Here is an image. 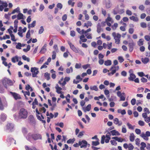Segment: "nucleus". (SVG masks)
<instances>
[{"label":"nucleus","instance_id":"f257e3e1","mask_svg":"<svg viewBox=\"0 0 150 150\" xmlns=\"http://www.w3.org/2000/svg\"><path fill=\"white\" fill-rule=\"evenodd\" d=\"M39 105L40 107L39 108V111L37 108L35 109L37 117L38 120L42 121V123L44 124V125H45L46 121L42 120L44 119V117L41 112L45 113L46 111V109L44 107H42V105L41 104H39Z\"/></svg>","mask_w":150,"mask_h":150},{"label":"nucleus","instance_id":"f03ea898","mask_svg":"<svg viewBox=\"0 0 150 150\" xmlns=\"http://www.w3.org/2000/svg\"><path fill=\"white\" fill-rule=\"evenodd\" d=\"M28 116L27 110L23 108H21L18 112V117L20 119H25Z\"/></svg>","mask_w":150,"mask_h":150},{"label":"nucleus","instance_id":"7ed1b4c3","mask_svg":"<svg viewBox=\"0 0 150 150\" xmlns=\"http://www.w3.org/2000/svg\"><path fill=\"white\" fill-rule=\"evenodd\" d=\"M113 63L114 65L112 66L110 69V70L111 71V72H109L108 74V75L109 76H111L113 75L117 71L119 70V68L118 66H115L118 64V61L117 60H115L114 61Z\"/></svg>","mask_w":150,"mask_h":150},{"label":"nucleus","instance_id":"20e7f679","mask_svg":"<svg viewBox=\"0 0 150 150\" xmlns=\"http://www.w3.org/2000/svg\"><path fill=\"white\" fill-rule=\"evenodd\" d=\"M2 84L6 89H7V85L12 86L13 83L11 80L7 78H5L2 80Z\"/></svg>","mask_w":150,"mask_h":150},{"label":"nucleus","instance_id":"39448f33","mask_svg":"<svg viewBox=\"0 0 150 150\" xmlns=\"http://www.w3.org/2000/svg\"><path fill=\"white\" fill-rule=\"evenodd\" d=\"M112 35L115 41V43L117 44H119L120 43L121 35L118 33H116L115 32L112 33Z\"/></svg>","mask_w":150,"mask_h":150},{"label":"nucleus","instance_id":"423d86ee","mask_svg":"<svg viewBox=\"0 0 150 150\" xmlns=\"http://www.w3.org/2000/svg\"><path fill=\"white\" fill-rule=\"evenodd\" d=\"M133 71L132 69H130L129 71V76L128 79L130 81H134V79L136 78V76L133 73Z\"/></svg>","mask_w":150,"mask_h":150},{"label":"nucleus","instance_id":"0eeeda50","mask_svg":"<svg viewBox=\"0 0 150 150\" xmlns=\"http://www.w3.org/2000/svg\"><path fill=\"white\" fill-rule=\"evenodd\" d=\"M111 134L110 132H108L106 135L105 136V135H103L101 137V143L102 144H103L104 143V141L105 138L108 139H110V136Z\"/></svg>","mask_w":150,"mask_h":150},{"label":"nucleus","instance_id":"6e6552de","mask_svg":"<svg viewBox=\"0 0 150 150\" xmlns=\"http://www.w3.org/2000/svg\"><path fill=\"white\" fill-rule=\"evenodd\" d=\"M31 71L32 72V76L35 77L38 74L39 71L38 69L35 67H32L31 69Z\"/></svg>","mask_w":150,"mask_h":150},{"label":"nucleus","instance_id":"1a4fd4ad","mask_svg":"<svg viewBox=\"0 0 150 150\" xmlns=\"http://www.w3.org/2000/svg\"><path fill=\"white\" fill-rule=\"evenodd\" d=\"M103 4L105 6L106 8H110L112 6V4L110 0H104Z\"/></svg>","mask_w":150,"mask_h":150},{"label":"nucleus","instance_id":"9d476101","mask_svg":"<svg viewBox=\"0 0 150 150\" xmlns=\"http://www.w3.org/2000/svg\"><path fill=\"white\" fill-rule=\"evenodd\" d=\"M10 93L15 100L21 99V98L20 95L18 94L15 92H10Z\"/></svg>","mask_w":150,"mask_h":150},{"label":"nucleus","instance_id":"9b49d317","mask_svg":"<svg viewBox=\"0 0 150 150\" xmlns=\"http://www.w3.org/2000/svg\"><path fill=\"white\" fill-rule=\"evenodd\" d=\"M79 146H81V148H86L87 145V142L86 141L83 140L79 142Z\"/></svg>","mask_w":150,"mask_h":150},{"label":"nucleus","instance_id":"f8f14e48","mask_svg":"<svg viewBox=\"0 0 150 150\" xmlns=\"http://www.w3.org/2000/svg\"><path fill=\"white\" fill-rule=\"evenodd\" d=\"M14 125L11 123H8L6 125V129L10 132H12L13 129Z\"/></svg>","mask_w":150,"mask_h":150},{"label":"nucleus","instance_id":"ddd939ff","mask_svg":"<svg viewBox=\"0 0 150 150\" xmlns=\"http://www.w3.org/2000/svg\"><path fill=\"white\" fill-rule=\"evenodd\" d=\"M113 122L115 125L119 126L122 125V122L121 121H119L117 118H115L113 119Z\"/></svg>","mask_w":150,"mask_h":150},{"label":"nucleus","instance_id":"4468645a","mask_svg":"<svg viewBox=\"0 0 150 150\" xmlns=\"http://www.w3.org/2000/svg\"><path fill=\"white\" fill-rule=\"evenodd\" d=\"M31 137L34 140L41 139V135L39 134H34L31 135Z\"/></svg>","mask_w":150,"mask_h":150},{"label":"nucleus","instance_id":"2eb2a0df","mask_svg":"<svg viewBox=\"0 0 150 150\" xmlns=\"http://www.w3.org/2000/svg\"><path fill=\"white\" fill-rule=\"evenodd\" d=\"M28 120L30 123L34 124L35 123V119L33 115H30L29 116Z\"/></svg>","mask_w":150,"mask_h":150},{"label":"nucleus","instance_id":"dca6fc26","mask_svg":"<svg viewBox=\"0 0 150 150\" xmlns=\"http://www.w3.org/2000/svg\"><path fill=\"white\" fill-rule=\"evenodd\" d=\"M68 44L69 45L71 49L75 52H77V49L74 45H73L70 41L68 42Z\"/></svg>","mask_w":150,"mask_h":150},{"label":"nucleus","instance_id":"f3484780","mask_svg":"<svg viewBox=\"0 0 150 150\" xmlns=\"http://www.w3.org/2000/svg\"><path fill=\"white\" fill-rule=\"evenodd\" d=\"M117 96L119 97L120 98V100L121 101H124L125 99V96L123 95H121V93L120 91H118L117 92Z\"/></svg>","mask_w":150,"mask_h":150},{"label":"nucleus","instance_id":"a211bd4d","mask_svg":"<svg viewBox=\"0 0 150 150\" xmlns=\"http://www.w3.org/2000/svg\"><path fill=\"white\" fill-rule=\"evenodd\" d=\"M103 29L101 28V25L100 23H98L97 25V31L98 33H100L101 31H103Z\"/></svg>","mask_w":150,"mask_h":150},{"label":"nucleus","instance_id":"6ab92c4d","mask_svg":"<svg viewBox=\"0 0 150 150\" xmlns=\"http://www.w3.org/2000/svg\"><path fill=\"white\" fill-rule=\"evenodd\" d=\"M55 89L56 90V92L58 94H62V93H63L62 91V88L59 87L57 84L56 85Z\"/></svg>","mask_w":150,"mask_h":150},{"label":"nucleus","instance_id":"aec40b11","mask_svg":"<svg viewBox=\"0 0 150 150\" xmlns=\"http://www.w3.org/2000/svg\"><path fill=\"white\" fill-rule=\"evenodd\" d=\"M91 104L88 105L86 107H83L82 109L84 112H86L87 111H89L91 109Z\"/></svg>","mask_w":150,"mask_h":150},{"label":"nucleus","instance_id":"412c9836","mask_svg":"<svg viewBox=\"0 0 150 150\" xmlns=\"http://www.w3.org/2000/svg\"><path fill=\"white\" fill-rule=\"evenodd\" d=\"M111 134L113 136H117L120 135V133L116 131L115 130H113L110 131Z\"/></svg>","mask_w":150,"mask_h":150},{"label":"nucleus","instance_id":"4be33fe9","mask_svg":"<svg viewBox=\"0 0 150 150\" xmlns=\"http://www.w3.org/2000/svg\"><path fill=\"white\" fill-rule=\"evenodd\" d=\"M112 139L115 140L116 141H117L118 142H122L124 141V139L121 137H112Z\"/></svg>","mask_w":150,"mask_h":150},{"label":"nucleus","instance_id":"5701e85b","mask_svg":"<svg viewBox=\"0 0 150 150\" xmlns=\"http://www.w3.org/2000/svg\"><path fill=\"white\" fill-rule=\"evenodd\" d=\"M8 142H10L11 144L14 143L16 144V141L14 139L11 137H8L7 139Z\"/></svg>","mask_w":150,"mask_h":150},{"label":"nucleus","instance_id":"b1692460","mask_svg":"<svg viewBox=\"0 0 150 150\" xmlns=\"http://www.w3.org/2000/svg\"><path fill=\"white\" fill-rule=\"evenodd\" d=\"M70 80V78L69 77H66L64 79V81L62 83V86H64L66 83L67 82H68Z\"/></svg>","mask_w":150,"mask_h":150},{"label":"nucleus","instance_id":"393cba45","mask_svg":"<svg viewBox=\"0 0 150 150\" xmlns=\"http://www.w3.org/2000/svg\"><path fill=\"white\" fill-rule=\"evenodd\" d=\"M108 17L105 20V22H110L112 23H113V21L112 18L110 17V15L109 14H108Z\"/></svg>","mask_w":150,"mask_h":150},{"label":"nucleus","instance_id":"a878e982","mask_svg":"<svg viewBox=\"0 0 150 150\" xmlns=\"http://www.w3.org/2000/svg\"><path fill=\"white\" fill-rule=\"evenodd\" d=\"M135 136L133 133H131L130 134L129 137L130 141L131 142H133L134 140Z\"/></svg>","mask_w":150,"mask_h":150},{"label":"nucleus","instance_id":"bb28decb","mask_svg":"<svg viewBox=\"0 0 150 150\" xmlns=\"http://www.w3.org/2000/svg\"><path fill=\"white\" fill-rule=\"evenodd\" d=\"M25 149L26 150H38L35 146H32L31 148H30L27 146H25Z\"/></svg>","mask_w":150,"mask_h":150},{"label":"nucleus","instance_id":"cd10ccee","mask_svg":"<svg viewBox=\"0 0 150 150\" xmlns=\"http://www.w3.org/2000/svg\"><path fill=\"white\" fill-rule=\"evenodd\" d=\"M92 25V23L90 21H88L87 23H85L84 24V27H86L87 28L91 26Z\"/></svg>","mask_w":150,"mask_h":150},{"label":"nucleus","instance_id":"c85d7f7f","mask_svg":"<svg viewBox=\"0 0 150 150\" xmlns=\"http://www.w3.org/2000/svg\"><path fill=\"white\" fill-rule=\"evenodd\" d=\"M129 19L133 21L134 22H137L139 21V19L137 17H135L134 16H132L129 17Z\"/></svg>","mask_w":150,"mask_h":150},{"label":"nucleus","instance_id":"c756f323","mask_svg":"<svg viewBox=\"0 0 150 150\" xmlns=\"http://www.w3.org/2000/svg\"><path fill=\"white\" fill-rule=\"evenodd\" d=\"M47 116H49L50 117H47V122H49L50 121V119L54 117V115L51 113H49L47 112Z\"/></svg>","mask_w":150,"mask_h":150},{"label":"nucleus","instance_id":"7c9ffc66","mask_svg":"<svg viewBox=\"0 0 150 150\" xmlns=\"http://www.w3.org/2000/svg\"><path fill=\"white\" fill-rule=\"evenodd\" d=\"M149 59L148 58L145 57L142 58V61L144 64L147 63L149 62Z\"/></svg>","mask_w":150,"mask_h":150},{"label":"nucleus","instance_id":"2f4dec72","mask_svg":"<svg viewBox=\"0 0 150 150\" xmlns=\"http://www.w3.org/2000/svg\"><path fill=\"white\" fill-rule=\"evenodd\" d=\"M36 25V21H33L31 24H29L28 25V28L30 29V27L33 28Z\"/></svg>","mask_w":150,"mask_h":150},{"label":"nucleus","instance_id":"473e14b6","mask_svg":"<svg viewBox=\"0 0 150 150\" xmlns=\"http://www.w3.org/2000/svg\"><path fill=\"white\" fill-rule=\"evenodd\" d=\"M48 102L50 106H52V107L51 108V109L52 110H53L54 108L56 106V104L55 103H53L52 105L51 103V100H48Z\"/></svg>","mask_w":150,"mask_h":150},{"label":"nucleus","instance_id":"72a5a7b5","mask_svg":"<svg viewBox=\"0 0 150 150\" xmlns=\"http://www.w3.org/2000/svg\"><path fill=\"white\" fill-rule=\"evenodd\" d=\"M12 62L13 63H15L16 62H18L19 61L18 57L17 56H15L12 58Z\"/></svg>","mask_w":150,"mask_h":150},{"label":"nucleus","instance_id":"f704fd0d","mask_svg":"<svg viewBox=\"0 0 150 150\" xmlns=\"http://www.w3.org/2000/svg\"><path fill=\"white\" fill-rule=\"evenodd\" d=\"M85 36L88 39H91L92 38V34L88 33L85 32Z\"/></svg>","mask_w":150,"mask_h":150},{"label":"nucleus","instance_id":"c9c22d12","mask_svg":"<svg viewBox=\"0 0 150 150\" xmlns=\"http://www.w3.org/2000/svg\"><path fill=\"white\" fill-rule=\"evenodd\" d=\"M90 88L91 90H94L96 91H97L98 90V88L97 86L96 85L91 86Z\"/></svg>","mask_w":150,"mask_h":150},{"label":"nucleus","instance_id":"e433bc0d","mask_svg":"<svg viewBox=\"0 0 150 150\" xmlns=\"http://www.w3.org/2000/svg\"><path fill=\"white\" fill-rule=\"evenodd\" d=\"M144 40L143 39H140L139 41L137 42V44L138 45L141 46V45H143V42Z\"/></svg>","mask_w":150,"mask_h":150},{"label":"nucleus","instance_id":"4c0bfd02","mask_svg":"<svg viewBox=\"0 0 150 150\" xmlns=\"http://www.w3.org/2000/svg\"><path fill=\"white\" fill-rule=\"evenodd\" d=\"M140 136L141 137L143 138L146 140H148L149 139V138L144 133H142Z\"/></svg>","mask_w":150,"mask_h":150},{"label":"nucleus","instance_id":"58836bf2","mask_svg":"<svg viewBox=\"0 0 150 150\" xmlns=\"http://www.w3.org/2000/svg\"><path fill=\"white\" fill-rule=\"evenodd\" d=\"M66 72L67 74H69L72 72L73 71V67H70V68H67L66 70Z\"/></svg>","mask_w":150,"mask_h":150},{"label":"nucleus","instance_id":"ea45409f","mask_svg":"<svg viewBox=\"0 0 150 150\" xmlns=\"http://www.w3.org/2000/svg\"><path fill=\"white\" fill-rule=\"evenodd\" d=\"M6 117L5 114L2 113L1 115V119L3 121H4L6 119Z\"/></svg>","mask_w":150,"mask_h":150},{"label":"nucleus","instance_id":"a19ab883","mask_svg":"<svg viewBox=\"0 0 150 150\" xmlns=\"http://www.w3.org/2000/svg\"><path fill=\"white\" fill-rule=\"evenodd\" d=\"M111 61L110 60L105 61L104 62V64L106 66H110L111 64Z\"/></svg>","mask_w":150,"mask_h":150},{"label":"nucleus","instance_id":"79ce46f5","mask_svg":"<svg viewBox=\"0 0 150 150\" xmlns=\"http://www.w3.org/2000/svg\"><path fill=\"white\" fill-rule=\"evenodd\" d=\"M134 45L135 44L133 40H131L129 43V47H134Z\"/></svg>","mask_w":150,"mask_h":150},{"label":"nucleus","instance_id":"37998d69","mask_svg":"<svg viewBox=\"0 0 150 150\" xmlns=\"http://www.w3.org/2000/svg\"><path fill=\"white\" fill-rule=\"evenodd\" d=\"M23 14L21 13H19L17 16L18 19L20 20L23 19Z\"/></svg>","mask_w":150,"mask_h":150},{"label":"nucleus","instance_id":"c03bdc74","mask_svg":"<svg viewBox=\"0 0 150 150\" xmlns=\"http://www.w3.org/2000/svg\"><path fill=\"white\" fill-rule=\"evenodd\" d=\"M118 24L117 23H115L113 25L111 26L112 29L113 30H115L117 28L118 26Z\"/></svg>","mask_w":150,"mask_h":150},{"label":"nucleus","instance_id":"a18cd8bd","mask_svg":"<svg viewBox=\"0 0 150 150\" xmlns=\"http://www.w3.org/2000/svg\"><path fill=\"white\" fill-rule=\"evenodd\" d=\"M75 141V139L74 138L72 139H69L67 141V143L68 144H72Z\"/></svg>","mask_w":150,"mask_h":150},{"label":"nucleus","instance_id":"49530a36","mask_svg":"<svg viewBox=\"0 0 150 150\" xmlns=\"http://www.w3.org/2000/svg\"><path fill=\"white\" fill-rule=\"evenodd\" d=\"M99 144V140H97L96 141H93L92 142V145L94 146H96Z\"/></svg>","mask_w":150,"mask_h":150},{"label":"nucleus","instance_id":"de8ad7c7","mask_svg":"<svg viewBox=\"0 0 150 150\" xmlns=\"http://www.w3.org/2000/svg\"><path fill=\"white\" fill-rule=\"evenodd\" d=\"M23 59L27 61L28 62H29L30 61V59L29 58L27 57L25 55H23L22 56Z\"/></svg>","mask_w":150,"mask_h":150},{"label":"nucleus","instance_id":"09e8293b","mask_svg":"<svg viewBox=\"0 0 150 150\" xmlns=\"http://www.w3.org/2000/svg\"><path fill=\"white\" fill-rule=\"evenodd\" d=\"M127 125L129 129H134V126H132L131 124L128 122L127 123Z\"/></svg>","mask_w":150,"mask_h":150},{"label":"nucleus","instance_id":"8fccbe9b","mask_svg":"<svg viewBox=\"0 0 150 150\" xmlns=\"http://www.w3.org/2000/svg\"><path fill=\"white\" fill-rule=\"evenodd\" d=\"M4 109V107L3 103L1 102V98L0 97V110H2Z\"/></svg>","mask_w":150,"mask_h":150},{"label":"nucleus","instance_id":"3c124183","mask_svg":"<svg viewBox=\"0 0 150 150\" xmlns=\"http://www.w3.org/2000/svg\"><path fill=\"white\" fill-rule=\"evenodd\" d=\"M122 132L124 133H126L127 132V129L125 125H123L122 126Z\"/></svg>","mask_w":150,"mask_h":150},{"label":"nucleus","instance_id":"603ef678","mask_svg":"<svg viewBox=\"0 0 150 150\" xmlns=\"http://www.w3.org/2000/svg\"><path fill=\"white\" fill-rule=\"evenodd\" d=\"M140 25L141 27L143 28H145L146 27V24L144 22H142L140 23Z\"/></svg>","mask_w":150,"mask_h":150},{"label":"nucleus","instance_id":"864d4df0","mask_svg":"<svg viewBox=\"0 0 150 150\" xmlns=\"http://www.w3.org/2000/svg\"><path fill=\"white\" fill-rule=\"evenodd\" d=\"M22 47V45L21 43L18 42L16 46V48L17 49H20Z\"/></svg>","mask_w":150,"mask_h":150},{"label":"nucleus","instance_id":"5fc2aeb1","mask_svg":"<svg viewBox=\"0 0 150 150\" xmlns=\"http://www.w3.org/2000/svg\"><path fill=\"white\" fill-rule=\"evenodd\" d=\"M62 5L60 3H58L57 5V8H59L60 9H61L62 8Z\"/></svg>","mask_w":150,"mask_h":150},{"label":"nucleus","instance_id":"6e6d98bb","mask_svg":"<svg viewBox=\"0 0 150 150\" xmlns=\"http://www.w3.org/2000/svg\"><path fill=\"white\" fill-rule=\"evenodd\" d=\"M90 64H87L86 65H83L82 67L83 68L85 69H86L88 68H89L90 67Z\"/></svg>","mask_w":150,"mask_h":150},{"label":"nucleus","instance_id":"4d7b16f0","mask_svg":"<svg viewBox=\"0 0 150 150\" xmlns=\"http://www.w3.org/2000/svg\"><path fill=\"white\" fill-rule=\"evenodd\" d=\"M118 58L119 62L120 63L123 62L124 60V59L122 57L119 56Z\"/></svg>","mask_w":150,"mask_h":150},{"label":"nucleus","instance_id":"13d9d810","mask_svg":"<svg viewBox=\"0 0 150 150\" xmlns=\"http://www.w3.org/2000/svg\"><path fill=\"white\" fill-rule=\"evenodd\" d=\"M52 59H54L56 57V52L55 51L52 52Z\"/></svg>","mask_w":150,"mask_h":150},{"label":"nucleus","instance_id":"bf43d9fd","mask_svg":"<svg viewBox=\"0 0 150 150\" xmlns=\"http://www.w3.org/2000/svg\"><path fill=\"white\" fill-rule=\"evenodd\" d=\"M77 52H76V53H79V54L82 56H83L84 55V53L81 50H77Z\"/></svg>","mask_w":150,"mask_h":150},{"label":"nucleus","instance_id":"052dcab7","mask_svg":"<svg viewBox=\"0 0 150 150\" xmlns=\"http://www.w3.org/2000/svg\"><path fill=\"white\" fill-rule=\"evenodd\" d=\"M134 148V146L131 143L129 144V146L128 147V149L129 150H132Z\"/></svg>","mask_w":150,"mask_h":150},{"label":"nucleus","instance_id":"680f3d73","mask_svg":"<svg viewBox=\"0 0 150 150\" xmlns=\"http://www.w3.org/2000/svg\"><path fill=\"white\" fill-rule=\"evenodd\" d=\"M26 38H29L30 37V30H29L26 34Z\"/></svg>","mask_w":150,"mask_h":150},{"label":"nucleus","instance_id":"e2e57ef3","mask_svg":"<svg viewBox=\"0 0 150 150\" xmlns=\"http://www.w3.org/2000/svg\"><path fill=\"white\" fill-rule=\"evenodd\" d=\"M81 64L80 63H76L75 65V68L76 69H79L81 68Z\"/></svg>","mask_w":150,"mask_h":150},{"label":"nucleus","instance_id":"0e129e2a","mask_svg":"<svg viewBox=\"0 0 150 150\" xmlns=\"http://www.w3.org/2000/svg\"><path fill=\"white\" fill-rule=\"evenodd\" d=\"M4 92V89L2 86L0 84V93H3Z\"/></svg>","mask_w":150,"mask_h":150},{"label":"nucleus","instance_id":"69168bd1","mask_svg":"<svg viewBox=\"0 0 150 150\" xmlns=\"http://www.w3.org/2000/svg\"><path fill=\"white\" fill-rule=\"evenodd\" d=\"M134 29L133 28H130L129 29V33L130 34H132L134 32Z\"/></svg>","mask_w":150,"mask_h":150},{"label":"nucleus","instance_id":"338daca9","mask_svg":"<svg viewBox=\"0 0 150 150\" xmlns=\"http://www.w3.org/2000/svg\"><path fill=\"white\" fill-rule=\"evenodd\" d=\"M44 31V28L42 26H41L40 29L39 31V33L41 34Z\"/></svg>","mask_w":150,"mask_h":150},{"label":"nucleus","instance_id":"774afa93","mask_svg":"<svg viewBox=\"0 0 150 150\" xmlns=\"http://www.w3.org/2000/svg\"><path fill=\"white\" fill-rule=\"evenodd\" d=\"M136 144L139 145L140 144V140L139 138H137L135 139Z\"/></svg>","mask_w":150,"mask_h":150}]
</instances>
